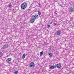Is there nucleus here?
Segmentation results:
<instances>
[{
  "label": "nucleus",
  "instance_id": "2",
  "mask_svg": "<svg viewBox=\"0 0 74 74\" xmlns=\"http://www.w3.org/2000/svg\"><path fill=\"white\" fill-rule=\"evenodd\" d=\"M27 5V3L26 2H24L22 3L21 5V9H25L26 8Z\"/></svg>",
  "mask_w": 74,
  "mask_h": 74
},
{
  "label": "nucleus",
  "instance_id": "8",
  "mask_svg": "<svg viewBox=\"0 0 74 74\" xmlns=\"http://www.w3.org/2000/svg\"><path fill=\"white\" fill-rule=\"evenodd\" d=\"M43 53H44V52L42 51L40 52V56H42L43 55Z\"/></svg>",
  "mask_w": 74,
  "mask_h": 74
},
{
  "label": "nucleus",
  "instance_id": "13",
  "mask_svg": "<svg viewBox=\"0 0 74 74\" xmlns=\"http://www.w3.org/2000/svg\"><path fill=\"white\" fill-rule=\"evenodd\" d=\"M38 13L39 16H40V15H41V12L40 11H38Z\"/></svg>",
  "mask_w": 74,
  "mask_h": 74
},
{
  "label": "nucleus",
  "instance_id": "18",
  "mask_svg": "<svg viewBox=\"0 0 74 74\" xmlns=\"http://www.w3.org/2000/svg\"><path fill=\"white\" fill-rule=\"evenodd\" d=\"M18 71H15L14 72V74H16L18 73Z\"/></svg>",
  "mask_w": 74,
  "mask_h": 74
},
{
  "label": "nucleus",
  "instance_id": "10",
  "mask_svg": "<svg viewBox=\"0 0 74 74\" xmlns=\"http://www.w3.org/2000/svg\"><path fill=\"white\" fill-rule=\"evenodd\" d=\"M53 55L52 53H49V57H50V58H51V57H52V56H53Z\"/></svg>",
  "mask_w": 74,
  "mask_h": 74
},
{
  "label": "nucleus",
  "instance_id": "3",
  "mask_svg": "<svg viewBox=\"0 0 74 74\" xmlns=\"http://www.w3.org/2000/svg\"><path fill=\"white\" fill-rule=\"evenodd\" d=\"M69 10L70 12H74V8L70 7L69 8Z\"/></svg>",
  "mask_w": 74,
  "mask_h": 74
},
{
  "label": "nucleus",
  "instance_id": "12",
  "mask_svg": "<svg viewBox=\"0 0 74 74\" xmlns=\"http://www.w3.org/2000/svg\"><path fill=\"white\" fill-rule=\"evenodd\" d=\"M5 48H7V47L5 46V45H4L3 46V50H5Z\"/></svg>",
  "mask_w": 74,
  "mask_h": 74
},
{
  "label": "nucleus",
  "instance_id": "1",
  "mask_svg": "<svg viewBox=\"0 0 74 74\" xmlns=\"http://www.w3.org/2000/svg\"><path fill=\"white\" fill-rule=\"evenodd\" d=\"M38 18V15L35 14L34 15H32V18H31L30 22L31 23H34L36 19Z\"/></svg>",
  "mask_w": 74,
  "mask_h": 74
},
{
  "label": "nucleus",
  "instance_id": "17",
  "mask_svg": "<svg viewBox=\"0 0 74 74\" xmlns=\"http://www.w3.org/2000/svg\"><path fill=\"white\" fill-rule=\"evenodd\" d=\"M5 45V46L7 48V47H8V44H7Z\"/></svg>",
  "mask_w": 74,
  "mask_h": 74
},
{
  "label": "nucleus",
  "instance_id": "7",
  "mask_svg": "<svg viewBox=\"0 0 74 74\" xmlns=\"http://www.w3.org/2000/svg\"><path fill=\"white\" fill-rule=\"evenodd\" d=\"M34 66V64L33 62H31L30 64V67H33Z\"/></svg>",
  "mask_w": 74,
  "mask_h": 74
},
{
  "label": "nucleus",
  "instance_id": "21",
  "mask_svg": "<svg viewBox=\"0 0 74 74\" xmlns=\"http://www.w3.org/2000/svg\"><path fill=\"white\" fill-rule=\"evenodd\" d=\"M39 7H40V3H39Z\"/></svg>",
  "mask_w": 74,
  "mask_h": 74
},
{
  "label": "nucleus",
  "instance_id": "15",
  "mask_svg": "<svg viewBox=\"0 0 74 74\" xmlns=\"http://www.w3.org/2000/svg\"><path fill=\"white\" fill-rule=\"evenodd\" d=\"M8 7H9L10 8H11V7H12V5H11V4H9L8 5Z\"/></svg>",
  "mask_w": 74,
  "mask_h": 74
},
{
  "label": "nucleus",
  "instance_id": "22",
  "mask_svg": "<svg viewBox=\"0 0 74 74\" xmlns=\"http://www.w3.org/2000/svg\"><path fill=\"white\" fill-rule=\"evenodd\" d=\"M52 22L50 23V24H52Z\"/></svg>",
  "mask_w": 74,
  "mask_h": 74
},
{
  "label": "nucleus",
  "instance_id": "23",
  "mask_svg": "<svg viewBox=\"0 0 74 74\" xmlns=\"http://www.w3.org/2000/svg\"><path fill=\"white\" fill-rule=\"evenodd\" d=\"M11 0V1H13V0Z\"/></svg>",
  "mask_w": 74,
  "mask_h": 74
},
{
  "label": "nucleus",
  "instance_id": "9",
  "mask_svg": "<svg viewBox=\"0 0 74 74\" xmlns=\"http://www.w3.org/2000/svg\"><path fill=\"white\" fill-rule=\"evenodd\" d=\"M55 66H51L50 67V69H55Z\"/></svg>",
  "mask_w": 74,
  "mask_h": 74
},
{
  "label": "nucleus",
  "instance_id": "6",
  "mask_svg": "<svg viewBox=\"0 0 74 74\" xmlns=\"http://www.w3.org/2000/svg\"><path fill=\"white\" fill-rule=\"evenodd\" d=\"M56 66L58 69H60L61 67V65L60 64H56Z\"/></svg>",
  "mask_w": 74,
  "mask_h": 74
},
{
  "label": "nucleus",
  "instance_id": "11",
  "mask_svg": "<svg viewBox=\"0 0 74 74\" xmlns=\"http://www.w3.org/2000/svg\"><path fill=\"white\" fill-rule=\"evenodd\" d=\"M25 56H26V54H24L22 56V58L23 59H25Z\"/></svg>",
  "mask_w": 74,
  "mask_h": 74
},
{
  "label": "nucleus",
  "instance_id": "20",
  "mask_svg": "<svg viewBox=\"0 0 74 74\" xmlns=\"http://www.w3.org/2000/svg\"><path fill=\"white\" fill-rule=\"evenodd\" d=\"M54 14H57V12L56 11L54 12Z\"/></svg>",
  "mask_w": 74,
  "mask_h": 74
},
{
  "label": "nucleus",
  "instance_id": "14",
  "mask_svg": "<svg viewBox=\"0 0 74 74\" xmlns=\"http://www.w3.org/2000/svg\"><path fill=\"white\" fill-rule=\"evenodd\" d=\"M49 49L50 51H52L53 50V48H52V47H51L49 48Z\"/></svg>",
  "mask_w": 74,
  "mask_h": 74
},
{
  "label": "nucleus",
  "instance_id": "4",
  "mask_svg": "<svg viewBox=\"0 0 74 74\" xmlns=\"http://www.w3.org/2000/svg\"><path fill=\"white\" fill-rule=\"evenodd\" d=\"M11 59L10 58H9L6 59V62L7 63H10V62H11Z\"/></svg>",
  "mask_w": 74,
  "mask_h": 74
},
{
  "label": "nucleus",
  "instance_id": "16",
  "mask_svg": "<svg viewBox=\"0 0 74 74\" xmlns=\"http://www.w3.org/2000/svg\"><path fill=\"white\" fill-rule=\"evenodd\" d=\"M2 56H3V54L1 52H0V57H1Z\"/></svg>",
  "mask_w": 74,
  "mask_h": 74
},
{
  "label": "nucleus",
  "instance_id": "5",
  "mask_svg": "<svg viewBox=\"0 0 74 74\" xmlns=\"http://www.w3.org/2000/svg\"><path fill=\"white\" fill-rule=\"evenodd\" d=\"M57 35L59 36L61 34V30L57 31L56 32Z\"/></svg>",
  "mask_w": 74,
  "mask_h": 74
},
{
  "label": "nucleus",
  "instance_id": "19",
  "mask_svg": "<svg viewBox=\"0 0 74 74\" xmlns=\"http://www.w3.org/2000/svg\"><path fill=\"white\" fill-rule=\"evenodd\" d=\"M47 27L48 28H49L50 27V25H48L47 26Z\"/></svg>",
  "mask_w": 74,
  "mask_h": 74
}]
</instances>
